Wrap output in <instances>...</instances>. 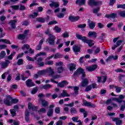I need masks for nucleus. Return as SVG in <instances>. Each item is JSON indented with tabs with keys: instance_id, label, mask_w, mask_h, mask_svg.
<instances>
[{
	"instance_id": "603ef678",
	"label": "nucleus",
	"mask_w": 125,
	"mask_h": 125,
	"mask_svg": "<svg viewBox=\"0 0 125 125\" xmlns=\"http://www.w3.org/2000/svg\"><path fill=\"white\" fill-rule=\"evenodd\" d=\"M111 101H116V102H118V103H122V101H121L119 98H113L111 100Z\"/></svg>"
},
{
	"instance_id": "0e129e2a",
	"label": "nucleus",
	"mask_w": 125,
	"mask_h": 125,
	"mask_svg": "<svg viewBox=\"0 0 125 125\" xmlns=\"http://www.w3.org/2000/svg\"><path fill=\"white\" fill-rule=\"evenodd\" d=\"M54 30H55L56 32H61V28L58 27V26H55Z\"/></svg>"
},
{
	"instance_id": "09e8293b",
	"label": "nucleus",
	"mask_w": 125,
	"mask_h": 125,
	"mask_svg": "<svg viewBox=\"0 0 125 125\" xmlns=\"http://www.w3.org/2000/svg\"><path fill=\"white\" fill-rule=\"evenodd\" d=\"M6 55V53H5V51H1L0 53V57H1V58H4Z\"/></svg>"
},
{
	"instance_id": "4468645a",
	"label": "nucleus",
	"mask_w": 125,
	"mask_h": 125,
	"mask_svg": "<svg viewBox=\"0 0 125 125\" xmlns=\"http://www.w3.org/2000/svg\"><path fill=\"white\" fill-rule=\"evenodd\" d=\"M111 119L113 122H115L116 125H122L123 124V121H122L120 118L112 117Z\"/></svg>"
},
{
	"instance_id": "f03ea898",
	"label": "nucleus",
	"mask_w": 125,
	"mask_h": 125,
	"mask_svg": "<svg viewBox=\"0 0 125 125\" xmlns=\"http://www.w3.org/2000/svg\"><path fill=\"white\" fill-rule=\"evenodd\" d=\"M49 2H51L49 5L50 7H55L56 8L54 11V13H57V12L60 11L59 2H55L53 0H49Z\"/></svg>"
},
{
	"instance_id": "a19ab883",
	"label": "nucleus",
	"mask_w": 125,
	"mask_h": 125,
	"mask_svg": "<svg viewBox=\"0 0 125 125\" xmlns=\"http://www.w3.org/2000/svg\"><path fill=\"white\" fill-rule=\"evenodd\" d=\"M10 112L12 115V116L15 117V116H16V111L15 110V109H10Z\"/></svg>"
},
{
	"instance_id": "39448f33",
	"label": "nucleus",
	"mask_w": 125,
	"mask_h": 125,
	"mask_svg": "<svg viewBox=\"0 0 125 125\" xmlns=\"http://www.w3.org/2000/svg\"><path fill=\"white\" fill-rule=\"evenodd\" d=\"M55 40H56V37L52 35V34H49V38L47 40V42L49 43L50 45H54L55 43Z\"/></svg>"
},
{
	"instance_id": "338daca9",
	"label": "nucleus",
	"mask_w": 125,
	"mask_h": 125,
	"mask_svg": "<svg viewBox=\"0 0 125 125\" xmlns=\"http://www.w3.org/2000/svg\"><path fill=\"white\" fill-rule=\"evenodd\" d=\"M125 96L123 95H120L119 96V98H118V99H119V100H121V103L122 102H124V101H123V99H125Z\"/></svg>"
},
{
	"instance_id": "6e6d98bb",
	"label": "nucleus",
	"mask_w": 125,
	"mask_h": 125,
	"mask_svg": "<svg viewBox=\"0 0 125 125\" xmlns=\"http://www.w3.org/2000/svg\"><path fill=\"white\" fill-rule=\"evenodd\" d=\"M53 64H54L53 61H49L45 62L46 65H49L50 66L53 65Z\"/></svg>"
},
{
	"instance_id": "c756f323",
	"label": "nucleus",
	"mask_w": 125,
	"mask_h": 125,
	"mask_svg": "<svg viewBox=\"0 0 125 125\" xmlns=\"http://www.w3.org/2000/svg\"><path fill=\"white\" fill-rule=\"evenodd\" d=\"M46 56V53L45 52H41L36 55V56L34 57V59L35 60H37V57H38V56Z\"/></svg>"
},
{
	"instance_id": "49530a36",
	"label": "nucleus",
	"mask_w": 125,
	"mask_h": 125,
	"mask_svg": "<svg viewBox=\"0 0 125 125\" xmlns=\"http://www.w3.org/2000/svg\"><path fill=\"white\" fill-rule=\"evenodd\" d=\"M38 90L39 88L38 87H35V88H34L31 91L32 94H35L37 93Z\"/></svg>"
},
{
	"instance_id": "e433bc0d",
	"label": "nucleus",
	"mask_w": 125,
	"mask_h": 125,
	"mask_svg": "<svg viewBox=\"0 0 125 125\" xmlns=\"http://www.w3.org/2000/svg\"><path fill=\"white\" fill-rule=\"evenodd\" d=\"M39 15V13L38 12H34L33 14H30L29 16V17L33 18V19L36 18V17H38V16Z\"/></svg>"
},
{
	"instance_id": "6e6552de",
	"label": "nucleus",
	"mask_w": 125,
	"mask_h": 125,
	"mask_svg": "<svg viewBox=\"0 0 125 125\" xmlns=\"http://www.w3.org/2000/svg\"><path fill=\"white\" fill-rule=\"evenodd\" d=\"M54 104L50 105L49 106V109L47 113V116L48 117H51L53 115V108H54Z\"/></svg>"
},
{
	"instance_id": "b1692460",
	"label": "nucleus",
	"mask_w": 125,
	"mask_h": 125,
	"mask_svg": "<svg viewBox=\"0 0 125 125\" xmlns=\"http://www.w3.org/2000/svg\"><path fill=\"white\" fill-rule=\"evenodd\" d=\"M88 27L89 29L93 30V29L95 28V25L96 24L95 22L91 21L90 22H89V21H88Z\"/></svg>"
},
{
	"instance_id": "c9c22d12",
	"label": "nucleus",
	"mask_w": 125,
	"mask_h": 125,
	"mask_svg": "<svg viewBox=\"0 0 125 125\" xmlns=\"http://www.w3.org/2000/svg\"><path fill=\"white\" fill-rule=\"evenodd\" d=\"M71 120L73 122H76V123H80V124H82V121L81 120H79V117L78 116H76V117H73Z\"/></svg>"
},
{
	"instance_id": "2f4dec72",
	"label": "nucleus",
	"mask_w": 125,
	"mask_h": 125,
	"mask_svg": "<svg viewBox=\"0 0 125 125\" xmlns=\"http://www.w3.org/2000/svg\"><path fill=\"white\" fill-rule=\"evenodd\" d=\"M51 87H52V85L50 84H46L42 86V88L45 90H47L49 88H51Z\"/></svg>"
},
{
	"instance_id": "0eeeda50",
	"label": "nucleus",
	"mask_w": 125,
	"mask_h": 125,
	"mask_svg": "<svg viewBox=\"0 0 125 125\" xmlns=\"http://www.w3.org/2000/svg\"><path fill=\"white\" fill-rule=\"evenodd\" d=\"M3 103L6 106H11V96L8 95L4 100Z\"/></svg>"
},
{
	"instance_id": "20e7f679",
	"label": "nucleus",
	"mask_w": 125,
	"mask_h": 125,
	"mask_svg": "<svg viewBox=\"0 0 125 125\" xmlns=\"http://www.w3.org/2000/svg\"><path fill=\"white\" fill-rule=\"evenodd\" d=\"M82 74L81 76V79H83L85 78V73L84 72L83 69L82 68H78L76 72H74V76H79V75Z\"/></svg>"
},
{
	"instance_id": "de8ad7c7",
	"label": "nucleus",
	"mask_w": 125,
	"mask_h": 125,
	"mask_svg": "<svg viewBox=\"0 0 125 125\" xmlns=\"http://www.w3.org/2000/svg\"><path fill=\"white\" fill-rule=\"evenodd\" d=\"M30 24V23H29V21L27 20H25L24 21L22 22V26H29Z\"/></svg>"
},
{
	"instance_id": "dca6fc26",
	"label": "nucleus",
	"mask_w": 125,
	"mask_h": 125,
	"mask_svg": "<svg viewBox=\"0 0 125 125\" xmlns=\"http://www.w3.org/2000/svg\"><path fill=\"white\" fill-rule=\"evenodd\" d=\"M46 70L47 71V73L48 74V76L53 78L54 74H55L54 70H53L51 67H48L47 69H46Z\"/></svg>"
},
{
	"instance_id": "ddd939ff",
	"label": "nucleus",
	"mask_w": 125,
	"mask_h": 125,
	"mask_svg": "<svg viewBox=\"0 0 125 125\" xmlns=\"http://www.w3.org/2000/svg\"><path fill=\"white\" fill-rule=\"evenodd\" d=\"M26 85L28 86V87H32V86H35L36 84L33 82V80L32 79H28L25 82Z\"/></svg>"
},
{
	"instance_id": "f8f14e48",
	"label": "nucleus",
	"mask_w": 125,
	"mask_h": 125,
	"mask_svg": "<svg viewBox=\"0 0 125 125\" xmlns=\"http://www.w3.org/2000/svg\"><path fill=\"white\" fill-rule=\"evenodd\" d=\"M80 18V16H77L76 17L74 16H70L68 17V20H69V21L71 22H77V21H79Z\"/></svg>"
},
{
	"instance_id": "774afa93",
	"label": "nucleus",
	"mask_w": 125,
	"mask_h": 125,
	"mask_svg": "<svg viewBox=\"0 0 125 125\" xmlns=\"http://www.w3.org/2000/svg\"><path fill=\"white\" fill-rule=\"evenodd\" d=\"M117 8H123L124 9L125 8V4H117Z\"/></svg>"
},
{
	"instance_id": "cd10ccee",
	"label": "nucleus",
	"mask_w": 125,
	"mask_h": 125,
	"mask_svg": "<svg viewBox=\"0 0 125 125\" xmlns=\"http://www.w3.org/2000/svg\"><path fill=\"white\" fill-rule=\"evenodd\" d=\"M36 21L39 23H45V19L42 17H38L36 19Z\"/></svg>"
},
{
	"instance_id": "79ce46f5",
	"label": "nucleus",
	"mask_w": 125,
	"mask_h": 125,
	"mask_svg": "<svg viewBox=\"0 0 125 125\" xmlns=\"http://www.w3.org/2000/svg\"><path fill=\"white\" fill-rule=\"evenodd\" d=\"M25 48H26L27 49H29L30 45L28 44H24L21 47V49H22V50H25Z\"/></svg>"
},
{
	"instance_id": "4c0bfd02",
	"label": "nucleus",
	"mask_w": 125,
	"mask_h": 125,
	"mask_svg": "<svg viewBox=\"0 0 125 125\" xmlns=\"http://www.w3.org/2000/svg\"><path fill=\"white\" fill-rule=\"evenodd\" d=\"M38 112L39 113V114H44V113H46V109L45 108H40L38 111Z\"/></svg>"
},
{
	"instance_id": "5701e85b",
	"label": "nucleus",
	"mask_w": 125,
	"mask_h": 125,
	"mask_svg": "<svg viewBox=\"0 0 125 125\" xmlns=\"http://www.w3.org/2000/svg\"><path fill=\"white\" fill-rule=\"evenodd\" d=\"M85 1L86 0H77L76 1V4H79V5L81 6V5H84V4H85Z\"/></svg>"
},
{
	"instance_id": "f704fd0d",
	"label": "nucleus",
	"mask_w": 125,
	"mask_h": 125,
	"mask_svg": "<svg viewBox=\"0 0 125 125\" xmlns=\"http://www.w3.org/2000/svg\"><path fill=\"white\" fill-rule=\"evenodd\" d=\"M74 91L75 92L74 94H73L74 96H76V95H78L79 93V88L78 86H74Z\"/></svg>"
},
{
	"instance_id": "3c124183",
	"label": "nucleus",
	"mask_w": 125,
	"mask_h": 125,
	"mask_svg": "<svg viewBox=\"0 0 125 125\" xmlns=\"http://www.w3.org/2000/svg\"><path fill=\"white\" fill-rule=\"evenodd\" d=\"M54 59H57L58 58H61L62 57V55L60 54V53H57L54 55Z\"/></svg>"
},
{
	"instance_id": "a878e982",
	"label": "nucleus",
	"mask_w": 125,
	"mask_h": 125,
	"mask_svg": "<svg viewBox=\"0 0 125 125\" xmlns=\"http://www.w3.org/2000/svg\"><path fill=\"white\" fill-rule=\"evenodd\" d=\"M121 43H123V41H122V40L118 41L116 42V45H114V46L112 47V49L113 50H115V49H116V48H117V47H118V46H120V45Z\"/></svg>"
},
{
	"instance_id": "4d7b16f0",
	"label": "nucleus",
	"mask_w": 125,
	"mask_h": 125,
	"mask_svg": "<svg viewBox=\"0 0 125 125\" xmlns=\"http://www.w3.org/2000/svg\"><path fill=\"white\" fill-rule=\"evenodd\" d=\"M23 59H19L17 62V64L19 65H23Z\"/></svg>"
},
{
	"instance_id": "c03bdc74",
	"label": "nucleus",
	"mask_w": 125,
	"mask_h": 125,
	"mask_svg": "<svg viewBox=\"0 0 125 125\" xmlns=\"http://www.w3.org/2000/svg\"><path fill=\"white\" fill-rule=\"evenodd\" d=\"M92 88V87H91V85H89L87 86H86V88L85 89V91L86 92H88V91H90Z\"/></svg>"
},
{
	"instance_id": "7ed1b4c3",
	"label": "nucleus",
	"mask_w": 125,
	"mask_h": 125,
	"mask_svg": "<svg viewBox=\"0 0 125 125\" xmlns=\"http://www.w3.org/2000/svg\"><path fill=\"white\" fill-rule=\"evenodd\" d=\"M88 4L89 6H98L102 5V1H95V0H89Z\"/></svg>"
},
{
	"instance_id": "f3484780",
	"label": "nucleus",
	"mask_w": 125,
	"mask_h": 125,
	"mask_svg": "<svg viewBox=\"0 0 125 125\" xmlns=\"http://www.w3.org/2000/svg\"><path fill=\"white\" fill-rule=\"evenodd\" d=\"M17 20H11L9 21V23L11 25L12 29L16 28V23H17Z\"/></svg>"
},
{
	"instance_id": "7c9ffc66",
	"label": "nucleus",
	"mask_w": 125,
	"mask_h": 125,
	"mask_svg": "<svg viewBox=\"0 0 125 125\" xmlns=\"http://www.w3.org/2000/svg\"><path fill=\"white\" fill-rule=\"evenodd\" d=\"M29 114H30V112H29V110H28V109H26L25 110V121H26L27 122H29V121H30V119L29 118Z\"/></svg>"
},
{
	"instance_id": "bb28decb",
	"label": "nucleus",
	"mask_w": 125,
	"mask_h": 125,
	"mask_svg": "<svg viewBox=\"0 0 125 125\" xmlns=\"http://www.w3.org/2000/svg\"><path fill=\"white\" fill-rule=\"evenodd\" d=\"M73 51L76 53V52H80L81 51V48L78 46L74 45L73 47Z\"/></svg>"
},
{
	"instance_id": "864d4df0",
	"label": "nucleus",
	"mask_w": 125,
	"mask_h": 125,
	"mask_svg": "<svg viewBox=\"0 0 125 125\" xmlns=\"http://www.w3.org/2000/svg\"><path fill=\"white\" fill-rule=\"evenodd\" d=\"M115 88L116 89V91L118 93L121 92V90H122V87H118L117 86H114Z\"/></svg>"
},
{
	"instance_id": "a18cd8bd",
	"label": "nucleus",
	"mask_w": 125,
	"mask_h": 125,
	"mask_svg": "<svg viewBox=\"0 0 125 125\" xmlns=\"http://www.w3.org/2000/svg\"><path fill=\"white\" fill-rule=\"evenodd\" d=\"M64 71V68L62 66H60V67H58L57 69V72L59 73V74H61L63 71Z\"/></svg>"
},
{
	"instance_id": "a211bd4d",
	"label": "nucleus",
	"mask_w": 125,
	"mask_h": 125,
	"mask_svg": "<svg viewBox=\"0 0 125 125\" xmlns=\"http://www.w3.org/2000/svg\"><path fill=\"white\" fill-rule=\"evenodd\" d=\"M104 17L105 18H112V19H115V18H117V14L112 13L110 14H105Z\"/></svg>"
},
{
	"instance_id": "37998d69",
	"label": "nucleus",
	"mask_w": 125,
	"mask_h": 125,
	"mask_svg": "<svg viewBox=\"0 0 125 125\" xmlns=\"http://www.w3.org/2000/svg\"><path fill=\"white\" fill-rule=\"evenodd\" d=\"M78 28L79 29H83V28H85L86 27V24L83 23V24H81L77 25Z\"/></svg>"
},
{
	"instance_id": "680f3d73",
	"label": "nucleus",
	"mask_w": 125,
	"mask_h": 125,
	"mask_svg": "<svg viewBox=\"0 0 125 125\" xmlns=\"http://www.w3.org/2000/svg\"><path fill=\"white\" fill-rule=\"evenodd\" d=\"M123 102L124 103V105L122 104L120 107V111H122L123 112L125 111V101H124Z\"/></svg>"
},
{
	"instance_id": "052dcab7",
	"label": "nucleus",
	"mask_w": 125,
	"mask_h": 125,
	"mask_svg": "<svg viewBox=\"0 0 125 125\" xmlns=\"http://www.w3.org/2000/svg\"><path fill=\"white\" fill-rule=\"evenodd\" d=\"M119 15L121 17H123V18H125V11H122L119 13Z\"/></svg>"
},
{
	"instance_id": "58836bf2",
	"label": "nucleus",
	"mask_w": 125,
	"mask_h": 125,
	"mask_svg": "<svg viewBox=\"0 0 125 125\" xmlns=\"http://www.w3.org/2000/svg\"><path fill=\"white\" fill-rule=\"evenodd\" d=\"M18 101H19L18 99H13L11 97V105H12V104H16L17 103H18Z\"/></svg>"
},
{
	"instance_id": "1a4fd4ad",
	"label": "nucleus",
	"mask_w": 125,
	"mask_h": 125,
	"mask_svg": "<svg viewBox=\"0 0 125 125\" xmlns=\"http://www.w3.org/2000/svg\"><path fill=\"white\" fill-rule=\"evenodd\" d=\"M28 36V32H24L23 33L20 34L17 37V39L18 40H25L26 39V37Z\"/></svg>"
},
{
	"instance_id": "4be33fe9",
	"label": "nucleus",
	"mask_w": 125,
	"mask_h": 125,
	"mask_svg": "<svg viewBox=\"0 0 125 125\" xmlns=\"http://www.w3.org/2000/svg\"><path fill=\"white\" fill-rule=\"evenodd\" d=\"M70 97V95H69L68 94V93H67V91L66 90H63L62 91V93L59 96V97Z\"/></svg>"
},
{
	"instance_id": "e2e57ef3",
	"label": "nucleus",
	"mask_w": 125,
	"mask_h": 125,
	"mask_svg": "<svg viewBox=\"0 0 125 125\" xmlns=\"http://www.w3.org/2000/svg\"><path fill=\"white\" fill-rule=\"evenodd\" d=\"M55 113L56 114H60V107H57L55 108Z\"/></svg>"
},
{
	"instance_id": "f257e3e1",
	"label": "nucleus",
	"mask_w": 125,
	"mask_h": 125,
	"mask_svg": "<svg viewBox=\"0 0 125 125\" xmlns=\"http://www.w3.org/2000/svg\"><path fill=\"white\" fill-rule=\"evenodd\" d=\"M76 38L78 39V40H81L82 42H85V43H87L89 46V47H91V46H93L94 45V43H92L93 42V41L91 40H87L86 39V37L77 34H76Z\"/></svg>"
},
{
	"instance_id": "473e14b6",
	"label": "nucleus",
	"mask_w": 125,
	"mask_h": 125,
	"mask_svg": "<svg viewBox=\"0 0 125 125\" xmlns=\"http://www.w3.org/2000/svg\"><path fill=\"white\" fill-rule=\"evenodd\" d=\"M38 74L40 75V76H43V75H45L47 73V70L45 69H43L42 70L39 71Z\"/></svg>"
},
{
	"instance_id": "5fc2aeb1",
	"label": "nucleus",
	"mask_w": 125,
	"mask_h": 125,
	"mask_svg": "<svg viewBox=\"0 0 125 125\" xmlns=\"http://www.w3.org/2000/svg\"><path fill=\"white\" fill-rule=\"evenodd\" d=\"M11 8L14 9V10H18L19 9V5H12Z\"/></svg>"
},
{
	"instance_id": "69168bd1",
	"label": "nucleus",
	"mask_w": 125,
	"mask_h": 125,
	"mask_svg": "<svg viewBox=\"0 0 125 125\" xmlns=\"http://www.w3.org/2000/svg\"><path fill=\"white\" fill-rule=\"evenodd\" d=\"M116 0H109V5L111 6H113L114 4H115V2H116Z\"/></svg>"
},
{
	"instance_id": "2eb2a0df",
	"label": "nucleus",
	"mask_w": 125,
	"mask_h": 125,
	"mask_svg": "<svg viewBox=\"0 0 125 125\" xmlns=\"http://www.w3.org/2000/svg\"><path fill=\"white\" fill-rule=\"evenodd\" d=\"M82 82L80 84V86L81 87H85L88 84V79L85 78L82 79Z\"/></svg>"
},
{
	"instance_id": "6ab92c4d",
	"label": "nucleus",
	"mask_w": 125,
	"mask_h": 125,
	"mask_svg": "<svg viewBox=\"0 0 125 125\" xmlns=\"http://www.w3.org/2000/svg\"><path fill=\"white\" fill-rule=\"evenodd\" d=\"M39 103H42V105L43 107H47L48 106V102L42 99H40L39 100Z\"/></svg>"
},
{
	"instance_id": "412c9836",
	"label": "nucleus",
	"mask_w": 125,
	"mask_h": 125,
	"mask_svg": "<svg viewBox=\"0 0 125 125\" xmlns=\"http://www.w3.org/2000/svg\"><path fill=\"white\" fill-rule=\"evenodd\" d=\"M9 63H10V62H9V61L7 60L5 61V62H1V68H2L3 69L6 68V67L8 66V64H9Z\"/></svg>"
},
{
	"instance_id": "c85d7f7f",
	"label": "nucleus",
	"mask_w": 125,
	"mask_h": 125,
	"mask_svg": "<svg viewBox=\"0 0 125 125\" xmlns=\"http://www.w3.org/2000/svg\"><path fill=\"white\" fill-rule=\"evenodd\" d=\"M70 71H74L76 70V64L75 63H70L68 64Z\"/></svg>"
},
{
	"instance_id": "393cba45",
	"label": "nucleus",
	"mask_w": 125,
	"mask_h": 125,
	"mask_svg": "<svg viewBox=\"0 0 125 125\" xmlns=\"http://www.w3.org/2000/svg\"><path fill=\"white\" fill-rule=\"evenodd\" d=\"M68 83H69L67 81H63L61 83H58V86H59V87H64L65 84H68Z\"/></svg>"
},
{
	"instance_id": "ea45409f",
	"label": "nucleus",
	"mask_w": 125,
	"mask_h": 125,
	"mask_svg": "<svg viewBox=\"0 0 125 125\" xmlns=\"http://www.w3.org/2000/svg\"><path fill=\"white\" fill-rule=\"evenodd\" d=\"M99 11H100V7H97V8L93 9V13L94 14H97Z\"/></svg>"
},
{
	"instance_id": "9d476101",
	"label": "nucleus",
	"mask_w": 125,
	"mask_h": 125,
	"mask_svg": "<svg viewBox=\"0 0 125 125\" xmlns=\"http://www.w3.org/2000/svg\"><path fill=\"white\" fill-rule=\"evenodd\" d=\"M43 60V58L42 57H40L37 60V64L39 67H43L44 66V62H42Z\"/></svg>"
},
{
	"instance_id": "8fccbe9b",
	"label": "nucleus",
	"mask_w": 125,
	"mask_h": 125,
	"mask_svg": "<svg viewBox=\"0 0 125 125\" xmlns=\"http://www.w3.org/2000/svg\"><path fill=\"white\" fill-rule=\"evenodd\" d=\"M16 53L15 52H13L11 55L9 56H8L7 58L8 59H9V60H12L13 57V56H14V55L16 54Z\"/></svg>"
},
{
	"instance_id": "9b49d317",
	"label": "nucleus",
	"mask_w": 125,
	"mask_h": 125,
	"mask_svg": "<svg viewBox=\"0 0 125 125\" xmlns=\"http://www.w3.org/2000/svg\"><path fill=\"white\" fill-rule=\"evenodd\" d=\"M96 69H97V64H93L91 66L86 67V70L88 72H93V71H95Z\"/></svg>"
},
{
	"instance_id": "13d9d810",
	"label": "nucleus",
	"mask_w": 125,
	"mask_h": 125,
	"mask_svg": "<svg viewBox=\"0 0 125 125\" xmlns=\"http://www.w3.org/2000/svg\"><path fill=\"white\" fill-rule=\"evenodd\" d=\"M57 23H58L57 22V21H49L48 22V24L49 25H55V24H57Z\"/></svg>"
},
{
	"instance_id": "423d86ee",
	"label": "nucleus",
	"mask_w": 125,
	"mask_h": 125,
	"mask_svg": "<svg viewBox=\"0 0 125 125\" xmlns=\"http://www.w3.org/2000/svg\"><path fill=\"white\" fill-rule=\"evenodd\" d=\"M83 106H87V107H91V108H95L96 107L95 104L91 103V102H88L84 99L83 100Z\"/></svg>"
},
{
	"instance_id": "aec40b11",
	"label": "nucleus",
	"mask_w": 125,
	"mask_h": 125,
	"mask_svg": "<svg viewBox=\"0 0 125 125\" xmlns=\"http://www.w3.org/2000/svg\"><path fill=\"white\" fill-rule=\"evenodd\" d=\"M88 36L91 39H96V37H97V34L95 32H89L88 34Z\"/></svg>"
},
{
	"instance_id": "bf43d9fd",
	"label": "nucleus",
	"mask_w": 125,
	"mask_h": 125,
	"mask_svg": "<svg viewBox=\"0 0 125 125\" xmlns=\"http://www.w3.org/2000/svg\"><path fill=\"white\" fill-rule=\"evenodd\" d=\"M64 16H65V14L62 13H60L57 15V17H58V18H64Z\"/></svg>"
},
{
	"instance_id": "72a5a7b5",
	"label": "nucleus",
	"mask_w": 125,
	"mask_h": 125,
	"mask_svg": "<svg viewBox=\"0 0 125 125\" xmlns=\"http://www.w3.org/2000/svg\"><path fill=\"white\" fill-rule=\"evenodd\" d=\"M70 111L71 115H75V114H77V113H78L77 109L75 107L71 108Z\"/></svg>"
}]
</instances>
